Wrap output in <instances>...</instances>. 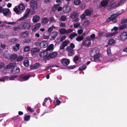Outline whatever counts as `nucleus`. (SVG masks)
Masks as SVG:
<instances>
[{
  "label": "nucleus",
  "instance_id": "nucleus-61",
  "mask_svg": "<svg viewBox=\"0 0 127 127\" xmlns=\"http://www.w3.org/2000/svg\"><path fill=\"white\" fill-rule=\"evenodd\" d=\"M126 2V0H121L118 3L119 5V6L121 5L122 4Z\"/></svg>",
  "mask_w": 127,
  "mask_h": 127
},
{
  "label": "nucleus",
  "instance_id": "nucleus-36",
  "mask_svg": "<svg viewBox=\"0 0 127 127\" xmlns=\"http://www.w3.org/2000/svg\"><path fill=\"white\" fill-rule=\"evenodd\" d=\"M115 43V41L113 39H111L109 40L108 41V44L109 45H110L114 44Z\"/></svg>",
  "mask_w": 127,
  "mask_h": 127
},
{
  "label": "nucleus",
  "instance_id": "nucleus-25",
  "mask_svg": "<svg viewBox=\"0 0 127 127\" xmlns=\"http://www.w3.org/2000/svg\"><path fill=\"white\" fill-rule=\"evenodd\" d=\"M48 54L47 51H43L39 54V56L41 57H43L46 56Z\"/></svg>",
  "mask_w": 127,
  "mask_h": 127
},
{
  "label": "nucleus",
  "instance_id": "nucleus-27",
  "mask_svg": "<svg viewBox=\"0 0 127 127\" xmlns=\"http://www.w3.org/2000/svg\"><path fill=\"white\" fill-rule=\"evenodd\" d=\"M57 55L58 53L57 52H53L49 54V56L51 58H53L56 56Z\"/></svg>",
  "mask_w": 127,
  "mask_h": 127
},
{
  "label": "nucleus",
  "instance_id": "nucleus-26",
  "mask_svg": "<svg viewBox=\"0 0 127 127\" xmlns=\"http://www.w3.org/2000/svg\"><path fill=\"white\" fill-rule=\"evenodd\" d=\"M91 44V43L90 41V40H86L82 43L83 45L85 46H89Z\"/></svg>",
  "mask_w": 127,
  "mask_h": 127
},
{
  "label": "nucleus",
  "instance_id": "nucleus-54",
  "mask_svg": "<svg viewBox=\"0 0 127 127\" xmlns=\"http://www.w3.org/2000/svg\"><path fill=\"white\" fill-rule=\"evenodd\" d=\"M17 77V75H13L9 77V80H14L15 78Z\"/></svg>",
  "mask_w": 127,
  "mask_h": 127
},
{
  "label": "nucleus",
  "instance_id": "nucleus-10",
  "mask_svg": "<svg viewBox=\"0 0 127 127\" xmlns=\"http://www.w3.org/2000/svg\"><path fill=\"white\" fill-rule=\"evenodd\" d=\"M63 10L64 13H68L70 11L71 8L69 6L65 5L63 7Z\"/></svg>",
  "mask_w": 127,
  "mask_h": 127
},
{
  "label": "nucleus",
  "instance_id": "nucleus-33",
  "mask_svg": "<svg viewBox=\"0 0 127 127\" xmlns=\"http://www.w3.org/2000/svg\"><path fill=\"white\" fill-rule=\"evenodd\" d=\"M122 11L121 10L118 12H117L116 11H115L112 12V13L113 14L115 15V16H117L118 15H120L122 13Z\"/></svg>",
  "mask_w": 127,
  "mask_h": 127
},
{
  "label": "nucleus",
  "instance_id": "nucleus-58",
  "mask_svg": "<svg viewBox=\"0 0 127 127\" xmlns=\"http://www.w3.org/2000/svg\"><path fill=\"white\" fill-rule=\"evenodd\" d=\"M91 22L89 20L85 21L84 23V25L85 26H87L89 25L90 24Z\"/></svg>",
  "mask_w": 127,
  "mask_h": 127
},
{
  "label": "nucleus",
  "instance_id": "nucleus-63",
  "mask_svg": "<svg viewBox=\"0 0 127 127\" xmlns=\"http://www.w3.org/2000/svg\"><path fill=\"white\" fill-rule=\"evenodd\" d=\"M80 25V23H75L74 24V28H76L78 27Z\"/></svg>",
  "mask_w": 127,
  "mask_h": 127
},
{
  "label": "nucleus",
  "instance_id": "nucleus-2",
  "mask_svg": "<svg viewBox=\"0 0 127 127\" xmlns=\"http://www.w3.org/2000/svg\"><path fill=\"white\" fill-rule=\"evenodd\" d=\"M30 7L33 10H36L38 8V5L36 1L34 0H32L30 3Z\"/></svg>",
  "mask_w": 127,
  "mask_h": 127
},
{
  "label": "nucleus",
  "instance_id": "nucleus-53",
  "mask_svg": "<svg viewBox=\"0 0 127 127\" xmlns=\"http://www.w3.org/2000/svg\"><path fill=\"white\" fill-rule=\"evenodd\" d=\"M107 53L108 55L109 56H111L112 55L111 49L110 48H108L107 50Z\"/></svg>",
  "mask_w": 127,
  "mask_h": 127
},
{
  "label": "nucleus",
  "instance_id": "nucleus-59",
  "mask_svg": "<svg viewBox=\"0 0 127 127\" xmlns=\"http://www.w3.org/2000/svg\"><path fill=\"white\" fill-rule=\"evenodd\" d=\"M118 30V28L117 27H114L113 29H111V31H112L114 30V32H117Z\"/></svg>",
  "mask_w": 127,
  "mask_h": 127
},
{
  "label": "nucleus",
  "instance_id": "nucleus-6",
  "mask_svg": "<svg viewBox=\"0 0 127 127\" xmlns=\"http://www.w3.org/2000/svg\"><path fill=\"white\" fill-rule=\"evenodd\" d=\"M93 12V9L92 8H90L87 9L84 13L86 16H89L91 15Z\"/></svg>",
  "mask_w": 127,
  "mask_h": 127
},
{
  "label": "nucleus",
  "instance_id": "nucleus-52",
  "mask_svg": "<svg viewBox=\"0 0 127 127\" xmlns=\"http://www.w3.org/2000/svg\"><path fill=\"white\" fill-rule=\"evenodd\" d=\"M73 31V30L72 29H69L68 30L66 29V34H68V33H70L72 32Z\"/></svg>",
  "mask_w": 127,
  "mask_h": 127
},
{
  "label": "nucleus",
  "instance_id": "nucleus-38",
  "mask_svg": "<svg viewBox=\"0 0 127 127\" xmlns=\"http://www.w3.org/2000/svg\"><path fill=\"white\" fill-rule=\"evenodd\" d=\"M19 29H22L21 24L18 25V27H15L13 28V30L14 31H17Z\"/></svg>",
  "mask_w": 127,
  "mask_h": 127
},
{
  "label": "nucleus",
  "instance_id": "nucleus-31",
  "mask_svg": "<svg viewBox=\"0 0 127 127\" xmlns=\"http://www.w3.org/2000/svg\"><path fill=\"white\" fill-rule=\"evenodd\" d=\"M54 45L53 44H51L46 49L47 51H50L53 50L54 49Z\"/></svg>",
  "mask_w": 127,
  "mask_h": 127
},
{
  "label": "nucleus",
  "instance_id": "nucleus-62",
  "mask_svg": "<svg viewBox=\"0 0 127 127\" xmlns=\"http://www.w3.org/2000/svg\"><path fill=\"white\" fill-rule=\"evenodd\" d=\"M31 40L30 38H26L24 40V42L25 43H28L30 42Z\"/></svg>",
  "mask_w": 127,
  "mask_h": 127
},
{
  "label": "nucleus",
  "instance_id": "nucleus-17",
  "mask_svg": "<svg viewBox=\"0 0 127 127\" xmlns=\"http://www.w3.org/2000/svg\"><path fill=\"white\" fill-rule=\"evenodd\" d=\"M28 34L29 32L28 31H24L21 33L20 35L22 37L25 38L28 36Z\"/></svg>",
  "mask_w": 127,
  "mask_h": 127
},
{
  "label": "nucleus",
  "instance_id": "nucleus-41",
  "mask_svg": "<svg viewBox=\"0 0 127 127\" xmlns=\"http://www.w3.org/2000/svg\"><path fill=\"white\" fill-rule=\"evenodd\" d=\"M67 19L66 16L64 15L61 16L60 19V20L62 21H64L67 20Z\"/></svg>",
  "mask_w": 127,
  "mask_h": 127
},
{
  "label": "nucleus",
  "instance_id": "nucleus-43",
  "mask_svg": "<svg viewBox=\"0 0 127 127\" xmlns=\"http://www.w3.org/2000/svg\"><path fill=\"white\" fill-rule=\"evenodd\" d=\"M49 21L48 18L47 17H44L43 18L42 20V22L44 23H47Z\"/></svg>",
  "mask_w": 127,
  "mask_h": 127
},
{
  "label": "nucleus",
  "instance_id": "nucleus-55",
  "mask_svg": "<svg viewBox=\"0 0 127 127\" xmlns=\"http://www.w3.org/2000/svg\"><path fill=\"white\" fill-rule=\"evenodd\" d=\"M66 38V36L65 35H63L60 36V41L61 42L64 40Z\"/></svg>",
  "mask_w": 127,
  "mask_h": 127
},
{
  "label": "nucleus",
  "instance_id": "nucleus-32",
  "mask_svg": "<svg viewBox=\"0 0 127 127\" xmlns=\"http://www.w3.org/2000/svg\"><path fill=\"white\" fill-rule=\"evenodd\" d=\"M17 55L16 54H13L11 56L10 60L13 61L17 57Z\"/></svg>",
  "mask_w": 127,
  "mask_h": 127
},
{
  "label": "nucleus",
  "instance_id": "nucleus-11",
  "mask_svg": "<svg viewBox=\"0 0 127 127\" xmlns=\"http://www.w3.org/2000/svg\"><path fill=\"white\" fill-rule=\"evenodd\" d=\"M73 49L71 48L70 46H67L66 48V50L69 53H71L70 54L69 53L68 56H72L74 54V52Z\"/></svg>",
  "mask_w": 127,
  "mask_h": 127
},
{
  "label": "nucleus",
  "instance_id": "nucleus-3",
  "mask_svg": "<svg viewBox=\"0 0 127 127\" xmlns=\"http://www.w3.org/2000/svg\"><path fill=\"white\" fill-rule=\"evenodd\" d=\"M127 39V32L123 31L120 35V39L124 41Z\"/></svg>",
  "mask_w": 127,
  "mask_h": 127
},
{
  "label": "nucleus",
  "instance_id": "nucleus-57",
  "mask_svg": "<svg viewBox=\"0 0 127 127\" xmlns=\"http://www.w3.org/2000/svg\"><path fill=\"white\" fill-rule=\"evenodd\" d=\"M49 21L51 23L56 22V20H55L54 18L53 17H51L49 18Z\"/></svg>",
  "mask_w": 127,
  "mask_h": 127
},
{
  "label": "nucleus",
  "instance_id": "nucleus-46",
  "mask_svg": "<svg viewBox=\"0 0 127 127\" xmlns=\"http://www.w3.org/2000/svg\"><path fill=\"white\" fill-rule=\"evenodd\" d=\"M70 43V41L68 40H66L63 42L62 44L65 47L66 46Z\"/></svg>",
  "mask_w": 127,
  "mask_h": 127
},
{
  "label": "nucleus",
  "instance_id": "nucleus-18",
  "mask_svg": "<svg viewBox=\"0 0 127 127\" xmlns=\"http://www.w3.org/2000/svg\"><path fill=\"white\" fill-rule=\"evenodd\" d=\"M62 64L65 65H68L70 63V61L69 60L64 59L62 60Z\"/></svg>",
  "mask_w": 127,
  "mask_h": 127
},
{
  "label": "nucleus",
  "instance_id": "nucleus-56",
  "mask_svg": "<svg viewBox=\"0 0 127 127\" xmlns=\"http://www.w3.org/2000/svg\"><path fill=\"white\" fill-rule=\"evenodd\" d=\"M30 49V47L29 46H27L24 49V51L25 52H27L29 51Z\"/></svg>",
  "mask_w": 127,
  "mask_h": 127
},
{
  "label": "nucleus",
  "instance_id": "nucleus-50",
  "mask_svg": "<svg viewBox=\"0 0 127 127\" xmlns=\"http://www.w3.org/2000/svg\"><path fill=\"white\" fill-rule=\"evenodd\" d=\"M127 26V24H125L120 25L119 27V29L120 30H122L125 28Z\"/></svg>",
  "mask_w": 127,
  "mask_h": 127
},
{
  "label": "nucleus",
  "instance_id": "nucleus-34",
  "mask_svg": "<svg viewBox=\"0 0 127 127\" xmlns=\"http://www.w3.org/2000/svg\"><path fill=\"white\" fill-rule=\"evenodd\" d=\"M77 12L76 11H73L72 13L70 14V17L71 18H73L75 17L77 15Z\"/></svg>",
  "mask_w": 127,
  "mask_h": 127
},
{
  "label": "nucleus",
  "instance_id": "nucleus-45",
  "mask_svg": "<svg viewBox=\"0 0 127 127\" xmlns=\"http://www.w3.org/2000/svg\"><path fill=\"white\" fill-rule=\"evenodd\" d=\"M30 77L28 75H25L23 76L22 77V79L24 81H26L28 80L29 78Z\"/></svg>",
  "mask_w": 127,
  "mask_h": 127
},
{
  "label": "nucleus",
  "instance_id": "nucleus-39",
  "mask_svg": "<svg viewBox=\"0 0 127 127\" xmlns=\"http://www.w3.org/2000/svg\"><path fill=\"white\" fill-rule=\"evenodd\" d=\"M14 11L18 14H19L21 13V12L18 10V7L17 6H15L13 8Z\"/></svg>",
  "mask_w": 127,
  "mask_h": 127
},
{
  "label": "nucleus",
  "instance_id": "nucleus-22",
  "mask_svg": "<svg viewBox=\"0 0 127 127\" xmlns=\"http://www.w3.org/2000/svg\"><path fill=\"white\" fill-rule=\"evenodd\" d=\"M110 0H103L101 2V6L103 7L106 6L108 4V2Z\"/></svg>",
  "mask_w": 127,
  "mask_h": 127
},
{
  "label": "nucleus",
  "instance_id": "nucleus-16",
  "mask_svg": "<svg viewBox=\"0 0 127 127\" xmlns=\"http://www.w3.org/2000/svg\"><path fill=\"white\" fill-rule=\"evenodd\" d=\"M41 26L40 23H38L33 26L32 28V29L33 31H37Z\"/></svg>",
  "mask_w": 127,
  "mask_h": 127
},
{
  "label": "nucleus",
  "instance_id": "nucleus-8",
  "mask_svg": "<svg viewBox=\"0 0 127 127\" xmlns=\"http://www.w3.org/2000/svg\"><path fill=\"white\" fill-rule=\"evenodd\" d=\"M39 45L41 48H44L47 47L48 45V44L47 41L44 40L41 42Z\"/></svg>",
  "mask_w": 127,
  "mask_h": 127
},
{
  "label": "nucleus",
  "instance_id": "nucleus-23",
  "mask_svg": "<svg viewBox=\"0 0 127 127\" xmlns=\"http://www.w3.org/2000/svg\"><path fill=\"white\" fill-rule=\"evenodd\" d=\"M110 15L111 16V18L112 19V20L114 23H116L117 22V20L116 18L117 16H115L114 14H113L112 13H110Z\"/></svg>",
  "mask_w": 127,
  "mask_h": 127
},
{
  "label": "nucleus",
  "instance_id": "nucleus-37",
  "mask_svg": "<svg viewBox=\"0 0 127 127\" xmlns=\"http://www.w3.org/2000/svg\"><path fill=\"white\" fill-rule=\"evenodd\" d=\"M20 45L19 44H16L15 46H14L13 47V49L15 51H17L19 49V46Z\"/></svg>",
  "mask_w": 127,
  "mask_h": 127
},
{
  "label": "nucleus",
  "instance_id": "nucleus-24",
  "mask_svg": "<svg viewBox=\"0 0 127 127\" xmlns=\"http://www.w3.org/2000/svg\"><path fill=\"white\" fill-rule=\"evenodd\" d=\"M118 33V32H113L112 33H111L106 34L105 35V36L106 37H110L113 36L116 34Z\"/></svg>",
  "mask_w": 127,
  "mask_h": 127
},
{
  "label": "nucleus",
  "instance_id": "nucleus-21",
  "mask_svg": "<svg viewBox=\"0 0 127 127\" xmlns=\"http://www.w3.org/2000/svg\"><path fill=\"white\" fill-rule=\"evenodd\" d=\"M40 66V64L39 63H37L31 66L30 68L31 70H33L37 68Z\"/></svg>",
  "mask_w": 127,
  "mask_h": 127
},
{
  "label": "nucleus",
  "instance_id": "nucleus-29",
  "mask_svg": "<svg viewBox=\"0 0 127 127\" xmlns=\"http://www.w3.org/2000/svg\"><path fill=\"white\" fill-rule=\"evenodd\" d=\"M18 8L21 10H24L25 9V7L23 3L20 4L18 6Z\"/></svg>",
  "mask_w": 127,
  "mask_h": 127
},
{
  "label": "nucleus",
  "instance_id": "nucleus-47",
  "mask_svg": "<svg viewBox=\"0 0 127 127\" xmlns=\"http://www.w3.org/2000/svg\"><path fill=\"white\" fill-rule=\"evenodd\" d=\"M18 41V40L16 38L12 39L10 40V42L13 44L17 43Z\"/></svg>",
  "mask_w": 127,
  "mask_h": 127
},
{
  "label": "nucleus",
  "instance_id": "nucleus-64",
  "mask_svg": "<svg viewBox=\"0 0 127 127\" xmlns=\"http://www.w3.org/2000/svg\"><path fill=\"white\" fill-rule=\"evenodd\" d=\"M85 4L84 3H82L80 5V7L81 8L83 9L85 8Z\"/></svg>",
  "mask_w": 127,
  "mask_h": 127
},
{
  "label": "nucleus",
  "instance_id": "nucleus-48",
  "mask_svg": "<svg viewBox=\"0 0 127 127\" xmlns=\"http://www.w3.org/2000/svg\"><path fill=\"white\" fill-rule=\"evenodd\" d=\"M31 12V10L29 8H27L26 9L25 14L27 16L29 15Z\"/></svg>",
  "mask_w": 127,
  "mask_h": 127
},
{
  "label": "nucleus",
  "instance_id": "nucleus-44",
  "mask_svg": "<svg viewBox=\"0 0 127 127\" xmlns=\"http://www.w3.org/2000/svg\"><path fill=\"white\" fill-rule=\"evenodd\" d=\"M86 67L87 65H83L79 67V69L80 71L83 70H85Z\"/></svg>",
  "mask_w": 127,
  "mask_h": 127
},
{
  "label": "nucleus",
  "instance_id": "nucleus-60",
  "mask_svg": "<svg viewBox=\"0 0 127 127\" xmlns=\"http://www.w3.org/2000/svg\"><path fill=\"white\" fill-rule=\"evenodd\" d=\"M30 118V116L29 115H27L25 116L24 118V120L26 121H29Z\"/></svg>",
  "mask_w": 127,
  "mask_h": 127
},
{
  "label": "nucleus",
  "instance_id": "nucleus-35",
  "mask_svg": "<svg viewBox=\"0 0 127 127\" xmlns=\"http://www.w3.org/2000/svg\"><path fill=\"white\" fill-rule=\"evenodd\" d=\"M66 29L63 28H61L59 30L60 33L61 34H66Z\"/></svg>",
  "mask_w": 127,
  "mask_h": 127
},
{
  "label": "nucleus",
  "instance_id": "nucleus-28",
  "mask_svg": "<svg viewBox=\"0 0 127 127\" xmlns=\"http://www.w3.org/2000/svg\"><path fill=\"white\" fill-rule=\"evenodd\" d=\"M78 36V34L74 32L71 34L69 36V38L71 39H73L74 37Z\"/></svg>",
  "mask_w": 127,
  "mask_h": 127
},
{
  "label": "nucleus",
  "instance_id": "nucleus-51",
  "mask_svg": "<svg viewBox=\"0 0 127 127\" xmlns=\"http://www.w3.org/2000/svg\"><path fill=\"white\" fill-rule=\"evenodd\" d=\"M81 1L80 0H74V4L77 5H78L81 3Z\"/></svg>",
  "mask_w": 127,
  "mask_h": 127
},
{
  "label": "nucleus",
  "instance_id": "nucleus-30",
  "mask_svg": "<svg viewBox=\"0 0 127 127\" xmlns=\"http://www.w3.org/2000/svg\"><path fill=\"white\" fill-rule=\"evenodd\" d=\"M9 77L8 76H5L2 78H1L0 79V82L6 80H9Z\"/></svg>",
  "mask_w": 127,
  "mask_h": 127
},
{
  "label": "nucleus",
  "instance_id": "nucleus-40",
  "mask_svg": "<svg viewBox=\"0 0 127 127\" xmlns=\"http://www.w3.org/2000/svg\"><path fill=\"white\" fill-rule=\"evenodd\" d=\"M10 55L9 53L6 52L5 53L3 54V57L5 58L8 59L10 57Z\"/></svg>",
  "mask_w": 127,
  "mask_h": 127
},
{
  "label": "nucleus",
  "instance_id": "nucleus-12",
  "mask_svg": "<svg viewBox=\"0 0 127 127\" xmlns=\"http://www.w3.org/2000/svg\"><path fill=\"white\" fill-rule=\"evenodd\" d=\"M20 70L19 68L15 66L13 69H11V72L14 74L20 72Z\"/></svg>",
  "mask_w": 127,
  "mask_h": 127
},
{
  "label": "nucleus",
  "instance_id": "nucleus-1",
  "mask_svg": "<svg viewBox=\"0 0 127 127\" xmlns=\"http://www.w3.org/2000/svg\"><path fill=\"white\" fill-rule=\"evenodd\" d=\"M1 13H2L5 16L8 17L10 14L11 12L9 9L8 8H3L1 7Z\"/></svg>",
  "mask_w": 127,
  "mask_h": 127
},
{
  "label": "nucleus",
  "instance_id": "nucleus-14",
  "mask_svg": "<svg viewBox=\"0 0 127 127\" xmlns=\"http://www.w3.org/2000/svg\"><path fill=\"white\" fill-rule=\"evenodd\" d=\"M40 49L39 48L35 47L32 48L31 49L32 55H33L39 51Z\"/></svg>",
  "mask_w": 127,
  "mask_h": 127
},
{
  "label": "nucleus",
  "instance_id": "nucleus-42",
  "mask_svg": "<svg viewBox=\"0 0 127 127\" xmlns=\"http://www.w3.org/2000/svg\"><path fill=\"white\" fill-rule=\"evenodd\" d=\"M84 38L82 36H78L76 39V40L78 41H80L82 40Z\"/></svg>",
  "mask_w": 127,
  "mask_h": 127
},
{
  "label": "nucleus",
  "instance_id": "nucleus-4",
  "mask_svg": "<svg viewBox=\"0 0 127 127\" xmlns=\"http://www.w3.org/2000/svg\"><path fill=\"white\" fill-rule=\"evenodd\" d=\"M22 29L29 30L31 28V24L29 23H25L24 24H21Z\"/></svg>",
  "mask_w": 127,
  "mask_h": 127
},
{
  "label": "nucleus",
  "instance_id": "nucleus-15",
  "mask_svg": "<svg viewBox=\"0 0 127 127\" xmlns=\"http://www.w3.org/2000/svg\"><path fill=\"white\" fill-rule=\"evenodd\" d=\"M40 17L39 16L36 15L34 16L32 18V21L33 23H36L38 22L39 20Z\"/></svg>",
  "mask_w": 127,
  "mask_h": 127
},
{
  "label": "nucleus",
  "instance_id": "nucleus-20",
  "mask_svg": "<svg viewBox=\"0 0 127 127\" xmlns=\"http://www.w3.org/2000/svg\"><path fill=\"white\" fill-rule=\"evenodd\" d=\"M97 49L96 48L93 49L91 52L90 54L91 56H94L98 52Z\"/></svg>",
  "mask_w": 127,
  "mask_h": 127
},
{
  "label": "nucleus",
  "instance_id": "nucleus-49",
  "mask_svg": "<svg viewBox=\"0 0 127 127\" xmlns=\"http://www.w3.org/2000/svg\"><path fill=\"white\" fill-rule=\"evenodd\" d=\"M29 62L28 60H25L24 63V65L26 66H28L29 65Z\"/></svg>",
  "mask_w": 127,
  "mask_h": 127
},
{
  "label": "nucleus",
  "instance_id": "nucleus-13",
  "mask_svg": "<svg viewBox=\"0 0 127 127\" xmlns=\"http://www.w3.org/2000/svg\"><path fill=\"white\" fill-rule=\"evenodd\" d=\"M101 54L98 52L95 55H94V59L95 62H100V56Z\"/></svg>",
  "mask_w": 127,
  "mask_h": 127
},
{
  "label": "nucleus",
  "instance_id": "nucleus-19",
  "mask_svg": "<svg viewBox=\"0 0 127 127\" xmlns=\"http://www.w3.org/2000/svg\"><path fill=\"white\" fill-rule=\"evenodd\" d=\"M16 65V63H11L6 66V68L7 69H9L13 68Z\"/></svg>",
  "mask_w": 127,
  "mask_h": 127
},
{
  "label": "nucleus",
  "instance_id": "nucleus-5",
  "mask_svg": "<svg viewBox=\"0 0 127 127\" xmlns=\"http://www.w3.org/2000/svg\"><path fill=\"white\" fill-rule=\"evenodd\" d=\"M58 34V32L55 31H53L49 35V37L51 40H53L57 37Z\"/></svg>",
  "mask_w": 127,
  "mask_h": 127
},
{
  "label": "nucleus",
  "instance_id": "nucleus-7",
  "mask_svg": "<svg viewBox=\"0 0 127 127\" xmlns=\"http://www.w3.org/2000/svg\"><path fill=\"white\" fill-rule=\"evenodd\" d=\"M119 6V5L118 3H115L113 1H111L110 2V5L108 6V7H109V9H110L115 7H117Z\"/></svg>",
  "mask_w": 127,
  "mask_h": 127
},
{
  "label": "nucleus",
  "instance_id": "nucleus-9",
  "mask_svg": "<svg viewBox=\"0 0 127 127\" xmlns=\"http://www.w3.org/2000/svg\"><path fill=\"white\" fill-rule=\"evenodd\" d=\"M52 9L54 11H55L57 10L58 11H59L62 10V7L60 6L59 4H58L54 5L52 7Z\"/></svg>",
  "mask_w": 127,
  "mask_h": 127
}]
</instances>
